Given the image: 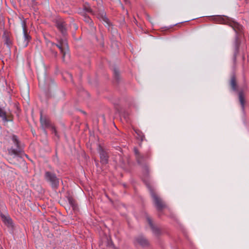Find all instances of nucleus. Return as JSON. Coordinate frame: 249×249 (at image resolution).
Returning <instances> with one entry per match:
<instances>
[{
    "label": "nucleus",
    "instance_id": "obj_1",
    "mask_svg": "<svg viewBox=\"0 0 249 249\" xmlns=\"http://www.w3.org/2000/svg\"><path fill=\"white\" fill-rule=\"evenodd\" d=\"M210 19L215 22L219 24L228 25L232 27L235 31H240L242 29L241 26L235 21L232 20L229 17H209Z\"/></svg>",
    "mask_w": 249,
    "mask_h": 249
},
{
    "label": "nucleus",
    "instance_id": "obj_2",
    "mask_svg": "<svg viewBox=\"0 0 249 249\" xmlns=\"http://www.w3.org/2000/svg\"><path fill=\"white\" fill-rule=\"evenodd\" d=\"M12 140L13 143L16 146L15 148L11 147L8 149L9 155L11 156H14V157L18 156L21 152V148L19 146V142L18 139V137L16 135H13L12 136Z\"/></svg>",
    "mask_w": 249,
    "mask_h": 249
},
{
    "label": "nucleus",
    "instance_id": "obj_3",
    "mask_svg": "<svg viewBox=\"0 0 249 249\" xmlns=\"http://www.w3.org/2000/svg\"><path fill=\"white\" fill-rule=\"evenodd\" d=\"M53 45H55L57 47L59 48L61 53L62 54L63 60L64 61L65 60V57H69V55L68 53V44L66 42V41L65 39H61L59 40H58V44L53 43Z\"/></svg>",
    "mask_w": 249,
    "mask_h": 249
},
{
    "label": "nucleus",
    "instance_id": "obj_4",
    "mask_svg": "<svg viewBox=\"0 0 249 249\" xmlns=\"http://www.w3.org/2000/svg\"><path fill=\"white\" fill-rule=\"evenodd\" d=\"M45 178L50 182L53 187L57 188L59 185V179L56 175L53 173L47 171L45 173Z\"/></svg>",
    "mask_w": 249,
    "mask_h": 249
},
{
    "label": "nucleus",
    "instance_id": "obj_5",
    "mask_svg": "<svg viewBox=\"0 0 249 249\" xmlns=\"http://www.w3.org/2000/svg\"><path fill=\"white\" fill-rule=\"evenodd\" d=\"M151 195L153 199L155 206L159 211H161L166 207L161 199L158 197L153 190H151Z\"/></svg>",
    "mask_w": 249,
    "mask_h": 249
},
{
    "label": "nucleus",
    "instance_id": "obj_6",
    "mask_svg": "<svg viewBox=\"0 0 249 249\" xmlns=\"http://www.w3.org/2000/svg\"><path fill=\"white\" fill-rule=\"evenodd\" d=\"M133 242L135 245H139L143 248L148 247L149 245L148 240L142 235L136 236Z\"/></svg>",
    "mask_w": 249,
    "mask_h": 249
},
{
    "label": "nucleus",
    "instance_id": "obj_7",
    "mask_svg": "<svg viewBox=\"0 0 249 249\" xmlns=\"http://www.w3.org/2000/svg\"><path fill=\"white\" fill-rule=\"evenodd\" d=\"M55 26L57 29L65 36L67 33V24L62 20H57L55 21Z\"/></svg>",
    "mask_w": 249,
    "mask_h": 249
},
{
    "label": "nucleus",
    "instance_id": "obj_8",
    "mask_svg": "<svg viewBox=\"0 0 249 249\" xmlns=\"http://www.w3.org/2000/svg\"><path fill=\"white\" fill-rule=\"evenodd\" d=\"M22 28H23V34H24V39L23 46L26 47L28 44L29 41L31 39V37L30 36V35H29L27 33L26 24V22L24 20H23L22 21Z\"/></svg>",
    "mask_w": 249,
    "mask_h": 249
},
{
    "label": "nucleus",
    "instance_id": "obj_9",
    "mask_svg": "<svg viewBox=\"0 0 249 249\" xmlns=\"http://www.w3.org/2000/svg\"><path fill=\"white\" fill-rule=\"evenodd\" d=\"M101 162L103 164H107L108 162V156L107 153L100 146L98 149Z\"/></svg>",
    "mask_w": 249,
    "mask_h": 249
},
{
    "label": "nucleus",
    "instance_id": "obj_10",
    "mask_svg": "<svg viewBox=\"0 0 249 249\" xmlns=\"http://www.w3.org/2000/svg\"><path fill=\"white\" fill-rule=\"evenodd\" d=\"M238 98L242 111L244 112L246 101L245 98V94L242 90H240L238 92Z\"/></svg>",
    "mask_w": 249,
    "mask_h": 249
},
{
    "label": "nucleus",
    "instance_id": "obj_11",
    "mask_svg": "<svg viewBox=\"0 0 249 249\" xmlns=\"http://www.w3.org/2000/svg\"><path fill=\"white\" fill-rule=\"evenodd\" d=\"M147 221L149 223V226H150L151 230L153 232V233L156 235H158L160 233V230L159 228L155 227L152 223V221L151 219L148 217H147Z\"/></svg>",
    "mask_w": 249,
    "mask_h": 249
},
{
    "label": "nucleus",
    "instance_id": "obj_12",
    "mask_svg": "<svg viewBox=\"0 0 249 249\" xmlns=\"http://www.w3.org/2000/svg\"><path fill=\"white\" fill-rule=\"evenodd\" d=\"M1 217L2 218V221L7 227H11L13 226L12 220L9 216H7L3 214H1Z\"/></svg>",
    "mask_w": 249,
    "mask_h": 249
},
{
    "label": "nucleus",
    "instance_id": "obj_13",
    "mask_svg": "<svg viewBox=\"0 0 249 249\" xmlns=\"http://www.w3.org/2000/svg\"><path fill=\"white\" fill-rule=\"evenodd\" d=\"M40 120L41 126L44 128H47L50 125V122L49 120L47 119L46 117H43L42 113H41L40 114Z\"/></svg>",
    "mask_w": 249,
    "mask_h": 249
},
{
    "label": "nucleus",
    "instance_id": "obj_14",
    "mask_svg": "<svg viewBox=\"0 0 249 249\" xmlns=\"http://www.w3.org/2000/svg\"><path fill=\"white\" fill-rule=\"evenodd\" d=\"M230 85L233 90L236 91L237 90V85L236 83V77L233 75L231 79Z\"/></svg>",
    "mask_w": 249,
    "mask_h": 249
},
{
    "label": "nucleus",
    "instance_id": "obj_15",
    "mask_svg": "<svg viewBox=\"0 0 249 249\" xmlns=\"http://www.w3.org/2000/svg\"><path fill=\"white\" fill-rule=\"evenodd\" d=\"M0 117L4 123L12 121L11 117L7 116L6 112L3 111H0Z\"/></svg>",
    "mask_w": 249,
    "mask_h": 249
},
{
    "label": "nucleus",
    "instance_id": "obj_16",
    "mask_svg": "<svg viewBox=\"0 0 249 249\" xmlns=\"http://www.w3.org/2000/svg\"><path fill=\"white\" fill-rule=\"evenodd\" d=\"M102 1L101 0H99V2H98V16H106V13L105 12L104 7L101 5Z\"/></svg>",
    "mask_w": 249,
    "mask_h": 249
},
{
    "label": "nucleus",
    "instance_id": "obj_17",
    "mask_svg": "<svg viewBox=\"0 0 249 249\" xmlns=\"http://www.w3.org/2000/svg\"><path fill=\"white\" fill-rule=\"evenodd\" d=\"M134 152L136 156V158L137 159L138 162L141 163L142 162V160L143 159V156L141 155L138 150L136 147L134 148Z\"/></svg>",
    "mask_w": 249,
    "mask_h": 249
},
{
    "label": "nucleus",
    "instance_id": "obj_18",
    "mask_svg": "<svg viewBox=\"0 0 249 249\" xmlns=\"http://www.w3.org/2000/svg\"><path fill=\"white\" fill-rule=\"evenodd\" d=\"M67 199L70 205L72 207L73 209H75L77 208V204L75 200L70 196L67 197Z\"/></svg>",
    "mask_w": 249,
    "mask_h": 249
},
{
    "label": "nucleus",
    "instance_id": "obj_19",
    "mask_svg": "<svg viewBox=\"0 0 249 249\" xmlns=\"http://www.w3.org/2000/svg\"><path fill=\"white\" fill-rule=\"evenodd\" d=\"M83 11L85 13H92V10L90 7L89 6V5H84Z\"/></svg>",
    "mask_w": 249,
    "mask_h": 249
},
{
    "label": "nucleus",
    "instance_id": "obj_20",
    "mask_svg": "<svg viewBox=\"0 0 249 249\" xmlns=\"http://www.w3.org/2000/svg\"><path fill=\"white\" fill-rule=\"evenodd\" d=\"M234 43H235V47L236 48V50H238L239 47L240 42H239V41L238 39V37L237 36H236V37H235V40Z\"/></svg>",
    "mask_w": 249,
    "mask_h": 249
},
{
    "label": "nucleus",
    "instance_id": "obj_21",
    "mask_svg": "<svg viewBox=\"0 0 249 249\" xmlns=\"http://www.w3.org/2000/svg\"><path fill=\"white\" fill-rule=\"evenodd\" d=\"M99 17V19L100 20H103L104 21H105L107 24L108 25H109V20L107 18V17H103V16H101V17Z\"/></svg>",
    "mask_w": 249,
    "mask_h": 249
},
{
    "label": "nucleus",
    "instance_id": "obj_22",
    "mask_svg": "<svg viewBox=\"0 0 249 249\" xmlns=\"http://www.w3.org/2000/svg\"><path fill=\"white\" fill-rule=\"evenodd\" d=\"M135 132L140 136L141 140L143 141L144 138V135L139 130H136Z\"/></svg>",
    "mask_w": 249,
    "mask_h": 249
},
{
    "label": "nucleus",
    "instance_id": "obj_23",
    "mask_svg": "<svg viewBox=\"0 0 249 249\" xmlns=\"http://www.w3.org/2000/svg\"><path fill=\"white\" fill-rule=\"evenodd\" d=\"M91 19L89 18V17H84V20L87 22H90Z\"/></svg>",
    "mask_w": 249,
    "mask_h": 249
},
{
    "label": "nucleus",
    "instance_id": "obj_24",
    "mask_svg": "<svg viewBox=\"0 0 249 249\" xmlns=\"http://www.w3.org/2000/svg\"><path fill=\"white\" fill-rule=\"evenodd\" d=\"M52 130H53V133H54L55 135L57 136V132H56V129H55V128L54 126L52 127Z\"/></svg>",
    "mask_w": 249,
    "mask_h": 249
},
{
    "label": "nucleus",
    "instance_id": "obj_25",
    "mask_svg": "<svg viewBox=\"0 0 249 249\" xmlns=\"http://www.w3.org/2000/svg\"><path fill=\"white\" fill-rule=\"evenodd\" d=\"M6 44L8 46H9L10 45V44H11V42H10V40L8 38V37H6Z\"/></svg>",
    "mask_w": 249,
    "mask_h": 249
},
{
    "label": "nucleus",
    "instance_id": "obj_26",
    "mask_svg": "<svg viewBox=\"0 0 249 249\" xmlns=\"http://www.w3.org/2000/svg\"><path fill=\"white\" fill-rule=\"evenodd\" d=\"M107 246H112L113 247H114L113 244V243H112V242L111 241L108 242Z\"/></svg>",
    "mask_w": 249,
    "mask_h": 249
},
{
    "label": "nucleus",
    "instance_id": "obj_27",
    "mask_svg": "<svg viewBox=\"0 0 249 249\" xmlns=\"http://www.w3.org/2000/svg\"><path fill=\"white\" fill-rule=\"evenodd\" d=\"M145 184H147V182H145ZM146 185H147V187L149 188V190L150 191H151V190H152L151 189V188L149 187V185H148V184H146Z\"/></svg>",
    "mask_w": 249,
    "mask_h": 249
},
{
    "label": "nucleus",
    "instance_id": "obj_28",
    "mask_svg": "<svg viewBox=\"0 0 249 249\" xmlns=\"http://www.w3.org/2000/svg\"><path fill=\"white\" fill-rule=\"evenodd\" d=\"M126 3H129V1L128 0H124Z\"/></svg>",
    "mask_w": 249,
    "mask_h": 249
},
{
    "label": "nucleus",
    "instance_id": "obj_29",
    "mask_svg": "<svg viewBox=\"0 0 249 249\" xmlns=\"http://www.w3.org/2000/svg\"><path fill=\"white\" fill-rule=\"evenodd\" d=\"M214 16H224V15H215Z\"/></svg>",
    "mask_w": 249,
    "mask_h": 249
},
{
    "label": "nucleus",
    "instance_id": "obj_30",
    "mask_svg": "<svg viewBox=\"0 0 249 249\" xmlns=\"http://www.w3.org/2000/svg\"><path fill=\"white\" fill-rule=\"evenodd\" d=\"M69 75L70 76V77H71V74H69Z\"/></svg>",
    "mask_w": 249,
    "mask_h": 249
},
{
    "label": "nucleus",
    "instance_id": "obj_31",
    "mask_svg": "<svg viewBox=\"0 0 249 249\" xmlns=\"http://www.w3.org/2000/svg\"><path fill=\"white\" fill-rule=\"evenodd\" d=\"M143 179L144 181L146 182V180L145 179L143 178Z\"/></svg>",
    "mask_w": 249,
    "mask_h": 249
},
{
    "label": "nucleus",
    "instance_id": "obj_32",
    "mask_svg": "<svg viewBox=\"0 0 249 249\" xmlns=\"http://www.w3.org/2000/svg\"><path fill=\"white\" fill-rule=\"evenodd\" d=\"M134 20H136V18H135V17H134Z\"/></svg>",
    "mask_w": 249,
    "mask_h": 249
}]
</instances>
